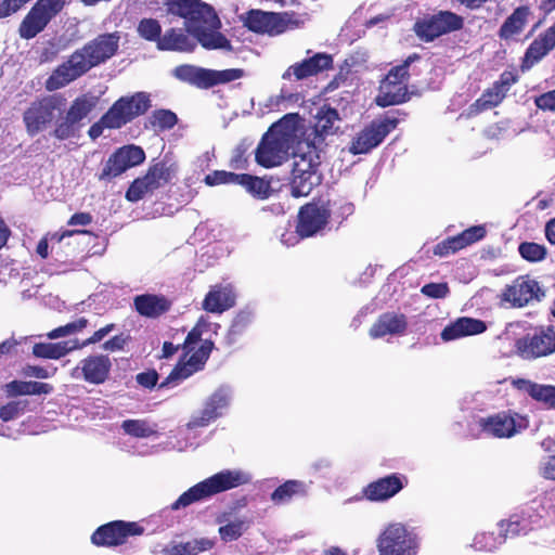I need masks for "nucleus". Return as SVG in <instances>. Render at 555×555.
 <instances>
[{
  "label": "nucleus",
  "mask_w": 555,
  "mask_h": 555,
  "mask_svg": "<svg viewBox=\"0 0 555 555\" xmlns=\"http://www.w3.org/2000/svg\"><path fill=\"white\" fill-rule=\"evenodd\" d=\"M88 324L87 319L80 318L74 322L67 323L63 326L56 327L53 331L48 333V338L50 339H56L65 336H69L73 334H76L80 332L82 328H85Z\"/></svg>",
  "instance_id": "nucleus-51"
},
{
  "label": "nucleus",
  "mask_w": 555,
  "mask_h": 555,
  "mask_svg": "<svg viewBox=\"0 0 555 555\" xmlns=\"http://www.w3.org/2000/svg\"><path fill=\"white\" fill-rule=\"evenodd\" d=\"M173 76L190 85L196 86L198 88L207 89L209 88V69L198 67L195 65H180L173 69Z\"/></svg>",
  "instance_id": "nucleus-33"
},
{
  "label": "nucleus",
  "mask_w": 555,
  "mask_h": 555,
  "mask_svg": "<svg viewBox=\"0 0 555 555\" xmlns=\"http://www.w3.org/2000/svg\"><path fill=\"white\" fill-rule=\"evenodd\" d=\"M235 304V293L231 284L216 285L206 295L203 308L211 313H221Z\"/></svg>",
  "instance_id": "nucleus-30"
},
{
  "label": "nucleus",
  "mask_w": 555,
  "mask_h": 555,
  "mask_svg": "<svg viewBox=\"0 0 555 555\" xmlns=\"http://www.w3.org/2000/svg\"><path fill=\"white\" fill-rule=\"evenodd\" d=\"M214 546V542L207 538L193 539L186 542L175 544L170 554L172 555H197L201 552L208 551Z\"/></svg>",
  "instance_id": "nucleus-42"
},
{
  "label": "nucleus",
  "mask_w": 555,
  "mask_h": 555,
  "mask_svg": "<svg viewBox=\"0 0 555 555\" xmlns=\"http://www.w3.org/2000/svg\"><path fill=\"white\" fill-rule=\"evenodd\" d=\"M543 295L535 280L529 276H518L502 289L500 301L506 307L521 308L533 300H540Z\"/></svg>",
  "instance_id": "nucleus-15"
},
{
  "label": "nucleus",
  "mask_w": 555,
  "mask_h": 555,
  "mask_svg": "<svg viewBox=\"0 0 555 555\" xmlns=\"http://www.w3.org/2000/svg\"><path fill=\"white\" fill-rule=\"evenodd\" d=\"M408 326L406 318L403 314L387 312L382 314L370 328V336L374 339L386 335H402Z\"/></svg>",
  "instance_id": "nucleus-31"
},
{
  "label": "nucleus",
  "mask_w": 555,
  "mask_h": 555,
  "mask_svg": "<svg viewBox=\"0 0 555 555\" xmlns=\"http://www.w3.org/2000/svg\"><path fill=\"white\" fill-rule=\"evenodd\" d=\"M470 244L481 240L486 235L483 225H475L463 231Z\"/></svg>",
  "instance_id": "nucleus-64"
},
{
  "label": "nucleus",
  "mask_w": 555,
  "mask_h": 555,
  "mask_svg": "<svg viewBox=\"0 0 555 555\" xmlns=\"http://www.w3.org/2000/svg\"><path fill=\"white\" fill-rule=\"evenodd\" d=\"M376 547L379 555H416L420 539L414 530L401 522H393L379 533Z\"/></svg>",
  "instance_id": "nucleus-7"
},
{
  "label": "nucleus",
  "mask_w": 555,
  "mask_h": 555,
  "mask_svg": "<svg viewBox=\"0 0 555 555\" xmlns=\"http://www.w3.org/2000/svg\"><path fill=\"white\" fill-rule=\"evenodd\" d=\"M237 179V184L244 185L255 197L263 199L269 196L270 186L264 180L248 175H238Z\"/></svg>",
  "instance_id": "nucleus-44"
},
{
  "label": "nucleus",
  "mask_w": 555,
  "mask_h": 555,
  "mask_svg": "<svg viewBox=\"0 0 555 555\" xmlns=\"http://www.w3.org/2000/svg\"><path fill=\"white\" fill-rule=\"evenodd\" d=\"M145 159L144 151L135 145H127L116 151L106 162L101 178L117 177L127 169L138 166Z\"/></svg>",
  "instance_id": "nucleus-21"
},
{
  "label": "nucleus",
  "mask_w": 555,
  "mask_h": 555,
  "mask_svg": "<svg viewBox=\"0 0 555 555\" xmlns=\"http://www.w3.org/2000/svg\"><path fill=\"white\" fill-rule=\"evenodd\" d=\"M241 20L251 31L278 36L301 27L306 22V15L295 12L273 13L250 10L242 15Z\"/></svg>",
  "instance_id": "nucleus-5"
},
{
  "label": "nucleus",
  "mask_w": 555,
  "mask_h": 555,
  "mask_svg": "<svg viewBox=\"0 0 555 555\" xmlns=\"http://www.w3.org/2000/svg\"><path fill=\"white\" fill-rule=\"evenodd\" d=\"M127 343V337L124 335H116L104 343L103 348L108 351H118L124 349Z\"/></svg>",
  "instance_id": "nucleus-63"
},
{
  "label": "nucleus",
  "mask_w": 555,
  "mask_h": 555,
  "mask_svg": "<svg viewBox=\"0 0 555 555\" xmlns=\"http://www.w3.org/2000/svg\"><path fill=\"white\" fill-rule=\"evenodd\" d=\"M233 391L230 386L218 387L205 401L203 409L189 422L190 428L205 427L222 417L230 408Z\"/></svg>",
  "instance_id": "nucleus-16"
},
{
  "label": "nucleus",
  "mask_w": 555,
  "mask_h": 555,
  "mask_svg": "<svg viewBox=\"0 0 555 555\" xmlns=\"http://www.w3.org/2000/svg\"><path fill=\"white\" fill-rule=\"evenodd\" d=\"M207 323L199 320L188 334L183 344V357L172 372L159 384V388L173 387L201 371L208 360L214 344L203 338V331Z\"/></svg>",
  "instance_id": "nucleus-3"
},
{
  "label": "nucleus",
  "mask_w": 555,
  "mask_h": 555,
  "mask_svg": "<svg viewBox=\"0 0 555 555\" xmlns=\"http://www.w3.org/2000/svg\"><path fill=\"white\" fill-rule=\"evenodd\" d=\"M26 401H12L0 409V418L9 422L22 415L26 409Z\"/></svg>",
  "instance_id": "nucleus-53"
},
{
  "label": "nucleus",
  "mask_w": 555,
  "mask_h": 555,
  "mask_svg": "<svg viewBox=\"0 0 555 555\" xmlns=\"http://www.w3.org/2000/svg\"><path fill=\"white\" fill-rule=\"evenodd\" d=\"M238 175L227 171H215L210 175H207L205 178V182L208 185H219V184H229L235 183L237 184Z\"/></svg>",
  "instance_id": "nucleus-55"
},
{
  "label": "nucleus",
  "mask_w": 555,
  "mask_h": 555,
  "mask_svg": "<svg viewBox=\"0 0 555 555\" xmlns=\"http://www.w3.org/2000/svg\"><path fill=\"white\" fill-rule=\"evenodd\" d=\"M75 349H78L76 340L62 343H38L34 345L33 353L37 358L60 359Z\"/></svg>",
  "instance_id": "nucleus-36"
},
{
  "label": "nucleus",
  "mask_w": 555,
  "mask_h": 555,
  "mask_svg": "<svg viewBox=\"0 0 555 555\" xmlns=\"http://www.w3.org/2000/svg\"><path fill=\"white\" fill-rule=\"evenodd\" d=\"M505 541L504 534L495 537L493 533L481 532L475 535L472 547L477 551H493Z\"/></svg>",
  "instance_id": "nucleus-47"
},
{
  "label": "nucleus",
  "mask_w": 555,
  "mask_h": 555,
  "mask_svg": "<svg viewBox=\"0 0 555 555\" xmlns=\"http://www.w3.org/2000/svg\"><path fill=\"white\" fill-rule=\"evenodd\" d=\"M169 13L184 20V25L206 50L231 51V42L219 29L221 22L214 8L202 0H168Z\"/></svg>",
  "instance_id": "nucleus-1"
},
{
  "label": "nucleus",
  "mask_w": 555,
  "mask_h": 555,
  "mask_svg": "<svg viewBox=\"0 0 555 555\" xmlns=\"http://www.w3.org/2000/svg\"><path fill=\"white\" fill-rule=\"evenodd\" d=\"M253 321V313L244 310L236 314L228 332V343L234 344L236 338L247 328Z\"/></svg>",
  "instance_id": "nucleus-46"
},
{
  "label": "nucleus",
  "mask_w": 555,
  "mask_h": 555,
  "mask_svg": "<svg viewBox=\"0 0 555 555\" xmlns=\"http://www.w3.org/2000/svg\"><path fill=\"white\" fill-rule=\"evenodd\" d=\"M535 105L543 111L555 112V90L541 94L535 99Z\"/></svg>",
  "instance_id": "nucleus-58"
},
{
  "label": "nucleus",
  "mask_w": 555,
  "mask_h": 555,
  "mask_svg": "<svg viewBox=\"0 0 555 555\" xmlns=\"http://www.w3.org/2000/svg\"><path fill=\"white\" fill-rule=\"evenodd\" d=\"M176 114L167 109L156 111L152 116L153 126L159 129L172 128L176 125Z\"/></svg>",
  "instance_id": "nucleus-54"
},
{
  "label": "nucleus",
  "mask_w": 555,
  "mask_h": 555,
  "mask_svg": "<svg viewBox=\"0 0 555 555\" xmlns=\"http://www.w3.org/2000/svg\"><path fill=\"white\" fill-rule=\"evenodd\" d=\"M150 107V98L144 92L131 96H122L102 116V125L107 129H119L137 116L144 114Z\"/></svg>",
  "instance_id": "nucleus-11"
},
{
  "label": "nucleus",
  "mask_w": 555,
  "mask_h": 555,
  "mask_svg": "<svg viewBox=\"0 0 555 555\" xmlns=\"http://www.w3.org/2000/svg\"><path fill=\"white\" fill-rule=\"evenodd\" d=\"M516 82V77L511 72H504L501 74L500 79L494 82L496 87L506 94L509 88Z\"/></svg>",
  "instance_id": "nucleus-62"
},
{
  "label": "nucleus",
  "mask_w": 555,
  "mask_h": 555,
  "mask_svg": "<svg viewBox=\"0 0 555 555\" xmlns=\"http://www.w3.org/2000/svg\"><path fill=\"white\" fill-rule=\"evenodd\" d=\"M83 57L74 52L69 59L57 66L46 81V89L49 91L59 90L88 72Z\"/></svg>",
  "instance_id": "nucleus-20"
},
{
  "label": "nucleus",
  "mask_w": 555,
  "mask_h": 555,
  "mask_svg": "<svg viewBox=\"0 0 555 555\" xmlns=\"http://www.w3.org/2000/svg\"><path fill=\"white\" fill-rule=\"evenodd\" d=\"M118 47L117 39L113 35H104L77 50L87 65L88 70L114 55Z\"/></svg>",
  "instance_id": "nucleus-22"
},
{
  "label": "nucleus",
  "mask_w": 555,
  "mask_h": 555,
  "mask_svg": "<svg viewBox=\"0 0 555 555\" xmlns=\"http://www.w3.org/2000/svg\"><path fill=\"white\" fill-rule=\"evenodd\" d=\"M397 125L398 120L389 117L372 121L354 137L349 146L350 153L357 155L370 152L372 149L376 147Z\"/></svg>",
  "instance_id": "nucleus-18"
},
{
  "label": "nucleus",
  "mask_w": 555,
  "mask_h": 555,
  "mask_svg": "<svg viewBox=\"0 0 555 555\" xmlns=\"http://www.w3.org/2000/svg\"><path fill=\"white\" fill-rule=\"evenodd\" d=\"M487 324L482 320L461 317L450 322L441 332L443 341H451L468 336L479 335L487 331Z\"/></svg>",
  "instance_id": "nucleus-26"
},
{
  "label": "nucleus",
  "mask_w": 555,
  "mask_h": 555,
  "mask_svg": "<svg viewBox=\"0 0 555 555\" xmlns=\"http://www.w3.org/2000/svg\"><path fill=\"white\" fill-rule=\"evenodd\" d=\"M250 479V475L241 469L221 470L183 492L171 504L170 508L172 511H178L188 507L191 504L206 500L211 495L248 483Z\"/></svg>",
  "instance_id": "nucleus-4"
},
{
  "label": "nucleus",
  "mask_w": 555,
  "mask_h": 555,
  "mask_svg": "<svg viewBox=\"0 0 555 555\" xmlns=\"http://www.w3.org/2000/svg\"><path fill=\"white\" fill-rule=\"evenodd\" d=\"M243 69L230 68L223 70L209 69V88L219 83H225L242 78Z\"/></svg>",
  "instance_id": "nucleus-50"
},
{
  "label": "nucleus",
  "mask_w": 555,
  "mask_h": 555,
  "mask_svg": "<svg viewBox=\"0 0 555 555\" xmlns=\"http://www.w3.org/2000/svg\"><path fill=\"white\" fill-rule=\"evenodd\" d=\"M539 516L534 513L532 506L522 508L519 513L511 516L508 520L500 522V529L504 538L516 537L525 534L532 529V526L538 522Z\"/></svg>",
  "instance_id": "nucleus-29"
},
{
  "label": "nucleus",
  "mask_w": 555,
  "mask_h": 555,
  "mask_svg": "<svg viewBox=\"0 0 555 555\" xmlns=\"http://www.w3.org/2000/svg\"><path fill=\"white\" fill-rule=\"evenodd\" d=\"M463 26L462 16L451 11H439L416 21L414 31L420 39L428 42L444 34L460 30Z\"/></svg>",
  "instance_id": "nucleus-14"
},
{
  "label": "nucleus",
  "mask_w": 555,
  "mask_h": 555,
  "mask_svg": "<svg viewBox=\"0 0 555 555\" xmlns=\"http://www.w3.org/2000/svg\"><path fill=\"white\" fill-rule=\"evenodd\" d=\"M121 428L127 435L135 438H149L157 434L156 424L146 420H126Z\"/></svg>",
  "instance_id": "nucleus-43"
},
{
  "label": "nucleus",
  "mask_w": 555,
  "mask_h": 555,
  "mask_svg": "<svg viewBox=\"0 0 555 555\" xmlns=\"http://www.w3.org/2000/svg\"><path fill=\"white\" fill-rule=\"evenodd\" d=\"M505 93L494 83L475 103L478 111L489 109L499 105L505 98Z\"/></svg>",
  "instance_id": "nucleus-48"
},
{
  "label": "nucleus",
  "mask_w": 555,
  "mask_h": 555,
  "mask_svg": "<svg viewBox=\"0 0 555 555\" xmlns=\"http://www.w3.org/2000/svg\"><path fill=\"white\" fill-rule=\"evenodd\" d=\"M114 327H115L114 324H108V325L95 331L91 337H89L82 344L78 345V349L89 346L91 344L101 341L105 336H107L114 330Z\"/></svg>",
  "instance_id": "nucleus-59"
},
{
  "label": "nucleus",
  "mask_w": 555,
  "mask_h": 555,
  "mask_svg": "<svg viewBox=\"0 0 555 555\" xmlns=\"http://www.w3.org/2000/svg\"><path fill=\"white\" fill-rule=\"evenodd\" d=\"M518 249L524 259L532 262L542 260L546 255L544 246L537 243H521Z\"/></svg>",
  "instance_id": "nucleus-52"
},
{
  "label": "nucleus",
  "mask_w": 555,
  "mask_h": 555,
  "mask_svg": "<svg viewBox=\"0 0 555 555\" xmlns=\"http://www.w3.org/2000/svg\"><path fill=\"white\" fill-rule=\"evenodd\" d=\"M167 181V170L163 165L153 166L147 173L133 181L126 193L130 202L140 201L147 192L158 188L162 182Z\"/></svg>",
  "instance_id": "nucleus-24"
},
{
  "label": "nucleus",
  "mask_w": 555,
  "mask_h": 555,
  "mask_svg": "<svg viewBox=\"0 0 555 555\" xmlns=\"http://www.w3.org/2000/svg\"><path fill=\"white\" fill-rule=\"evenodd\" d=\"M418 59L416 54L410 55L402 64L392 67L380 81L376 104L386 107L400 104L408 99V77L410 64Z\"/></svg>",
  "instance_id": "nucleus-10"
},
{
  "label": "nucleus",
  "mask_w": 555,
  "mask_h": 555,
  "mask_svg": "<svg viewBox=\"0 0 555 555\" xmlns=\"http://www.w3.org/2000/svg\"><path fill=\"white\" fill-rule=\"evenodd\" d=\"M332 56L326 53H317L312 57L291 65L282 75L283 79L295 77L296 80H302L332 66Z\"/></svg>",
  "instance_id": "nucleus-25"
},
{
  "label": "nucleus",
  "mask_w": 555,
  "mask_h": 555,
  "mask_svg": "<svg viewBox=\"0 0 555 555\" xmlns=\"http://www.w3.org/2000/svg\"><path fill=\"white\" fill-rule=\"evenodd\" d=\"M65 99L62 95H49L34 101L23 114L26 131L34 137L46 130L64 111Z\"/></svg>",
  "instance_id": "nucleus-9"
},
{
  "label": "nucleus",
  "mask_w": 555,
  "mask_h": 555,
  "mask_svg": "<svg viewBox=\"0 0 555 555\" xmlns=\"http://www.w3.org/2000/svg\"><path fill=\"white\" fill-rule=\"evenodd\" d=\"M406 483L402 475L392 474L371 482L364 490L365 496L371 501H385L397 494Z\"/></svg>",
  "instance_id": "nucleus-27"
},
{
  "label": "nucleus",
  "mask_w": 555,
  "mask_h": 555,
  "mask_svg": "<svg viewBox=\"0 0 555 555\" xmlns=\"http://www.w3.org/2000/svg\"><path fill=\"white\" fill-rule=\"evenodd\" d=\"M112 363L107 356L98 354L83 359L80 366L73 371V376L76 377L79 370H81L83 378L91 384H102L111 370Z\"/></svg>",
  "instance_id": "nucleus-28"
},
{
  "label": "nucleus",
  "mask_w": 555,
  "mask_h": 555,
  "mask_svg": "<svg viewBox=\"0 0 555 555\" xmlns=\"http://www.w3.org/2000/svg\"><path fill=\"white\" fill-rule=\"evenodd\" d=\"M8 395H48L53 391V386L41 382L13 380L5 385Z\"/></svg>",
  "instance_id": "nucleus-38"
},
{
  "label": "nucleus",
  "mask_w": 555,
  "mask_h": 555,
  "mask_svg": "<svg viewBox=\"0 0 555 555\" xmlns=\"http://www.w3.org/2000/svg\"><path fill=\"white\" fill-rule=\"evenodd\" d=\"M307 485L298 480H288L276 488L271 494V500L275 504H284L291 501L295 494L307 492Z\"/></svg>",
  "instance_id": "nucleus-41"
},
{
  "label": "nucleus",
  "mask_w": 555,
  "mask_h": 555,
  "mask_svg": "<svg viewBox=\"0 0 555 555\" xmlns=\"http://www.w3.org/2000/svg\"><path fill=\"white\" fill-rule=\"evenodd\" d=\"M139 35L149 41H157L162 39V27L158 21L154 18H143L137 28Z\"/></svg>",
  "instance_id": "nucleus-49"
},
{
  "label": "nucleus",
  "mask_w": 555,
  "mask_h": 555,
  "mask_svg": "<svg viewBox=\"0 0 555 555\" xmlns=\"http://www.w3.org/2000/svg\"><path fill=\"white\" fill-rule=\"evenodd\" d=\"M477 425L488 436L511 438L526 429L528 421L522 415L502 412L478 418Z\"/></svg>",
  "instance_id": "nucleus-17"
},
{
  "label": "nucleus",
  "mask_w": 555,
  "mask_h": 555,
  "mask_svg": "<svg viewBox=\"0 0 555 555\" xmlns=\"http://www.w3.org/2000/svg\"><path fill=\"white\" fill-rule=\"evenodd\" d=\"M540 473L544 478L555 480V454L541 462Z\"/></svg>",
  "instance_id": "nucleus-60"
},
{
  "label": "nucleus",
  "mask_w": 555,
  "mask_h": 555,
  "mask_svg": "<svg viewBox=\"0 0 555 555\" xmlns=\"http://www.w3.org/2000/svg\"><path fill=\"white\" fill-rule=\"evenodd\" d=\"M339 120L338 113L334 108H322L317 115L315 130L320 134L327 135L334 132L335 124Z\"/></svg>",
  "instance_id": "nucleus-45"
},
{
  "label": "nucleus",
  "mask_w": 555,
  "mask_h": 555,
  "mask_svg": "<svg viewBox=\"0 0 555 555\" xmlns=\"http://www.w3.org/2000/svg\"><path fill=\"white\" fill-rule=\"evenodd\" d=\"M530 10L527 7H519L502 24L499 36L503 40H508L520 34L528 21Z\"/></svg>",
  "instance_id": "nucleus-34"
},
{
  "label": "nucleus",
  "mask_w": 555,
  "mask_h": 555,
  "mask_svg": "<svg viewBox=\"0 0 555 555\" xmlns=\"http://www.w3.org/2000/svg\"><path fill=\"white\" fill-rule=\"evenodd\" d=\"M299 116L288 114L275 122L257 147V163L266 168L281 165L299 138Z\"/></svg>",
  "instance_id": "nucleus-2"
},
{
  "label": "nucleus",
  "mask_w": 555,
  "mask_h": 555,
  "mask_svg": "<svg viewBox=\"0 0 555 555\" xmlns=\"http://www.w3.org/2000/svg\"><path fill=\"white\" fill-rule=\"evenodd\" d=\"M158 374L155 371H149L137 375V382L146 388H152L157 384Z\"/></svg>",
  "instance_id": "nucleus-61"
},
{
  "label": "nucleus",
  "mask_w": 555,
  "mask_h": 555,
  "mask_svg": "<svg viewBox=\"0 0 555 555\" xmlns=\"http://www.w3.org/2000/svg\"><path fill=\"white\" fill-rule=\"evenodd\" d=\"M65 0H38L22 21L18 34L31 39L41 33L64 8Z\"/></svg>",
  "instance_id": "nucleus-13"
},
{
  "label": "nucleus",
  "mask_w": 555,
  "mask_h": 555,
  "mask_svg": "<svg viewBox=\"0 0 555 555\" xmlns=\"http://www.w3.org/2000/svg\"><path fill=\"white\" fill-rule=\"evenodd\" d=\"M217 522L220 525L218 532L224 542L237 540L247 528L245 520L238 518L229 520L227 514L218 516Z\"/></svg>",
  "instance_id": "nucleus-39"
},
{
  "label": "nucleus",
  "mask_w": 555,
  "mask_h": 555,
  "mask_svg": "<svg viewBox=\"0 0 555 555\" xmlns=\"http://www.w3.org/2000/svg\"><path fill=\"white\" fill-rule=\"evenodd\" d=\"M517 353L524 359L539 358L555 351V331L548 328L531 338L519 339L516 343Z\"/></svg>",
  "instance_id": "nucleus-23"
},
{
  "label": "nucleus",
  "mask_w": 555,
  "mask_h": 555,
  "mask_svg": "<svg viewBox=\"0 0 555 555\" xmlns=\"http://www.w3.org/2000/svg\"><path fill=\"white\" fill-rule=\"evenodd\" d=\"M421 292L430 298H444L449 294L447 283H429L422 287Z\"/></svg>",
  "instance_id": "nucleus-56"
},
{
  "label": "nucleus",
  "mask_w": 555,
  "mask_h": 555,
  "mask_svg": "<svg viewBox=\"0 0 555 555\" xmlns=\"http://www.w3.org/2000/svg\"><path fill=\"white\" fill-rule=\"evenodd\" d=\"M98 99L90 94H82L76 98L56 122L52 134L59 140H67L75 137L79 124L96 106Z\"/></svg>",
  "instance_id": "nucleus-12"
},
{
  "label": "nucleus",
  "mask_w": 555,
  "mask_h": 555,
  "mask_svg": "<svg viewBox=\"0 0 555 555\" xmlns=\"http://www.w3.org/2000/svg\"><path fill=\"white\" fill-rule=\"evenodd\" d=\"M319 165V156L311 147H309L307 153L294 155L292 179L289 183L292 196H308L313 188L321 183V175L318 171Z\"/></svg>",
  "instance_id": "nucleus-6"
},
{
  "label": "nucleus",
  "mask_w": 555,
  "mask_h": 555,
  "mask_svg": "<svg viewBox=\"0 0 555 555\" xmlns=\"http://www.w3.org/2000/svg\"><path fill=\"white\" fill-rule=\"evenodd\" d=\"M134 306L140 314L150 318L157 317L169 308V304L164 297L149 294L135 297Z\"/></svg>",
  "instance_id": "nucleus-37"
},
{
  "label": "nucleus",
  "mask_w": 555,
  "mask_h": 555,
  "mask_svg": "<svg viewBox=\"0 0 555 555\" xmlns=\"http://www.w3.org/2000/svg\"><path fill=\"white\" fill-rule=\"evenodd\" d=\"M55 372L56 367L47 369L37 365H28L25 367V375L42 379L52 377Z\"/></svg>",
  "instance_id": "nucleus-57"
},
{
  "label": "nucleus",
  "mask_w": 555,
  "mask_h": 555,
  "mask_svg": "<svg viewBox=\"0 0 555 555\" xmlns=\"http://www.w3.org/2000/svg\"><path fill=\"white\" fill-rule=\"evenodd\" d=\"M142 532L143 529L135 522L117 520L98 528L92 534L91 541L99 546H117L124 544L128 537L140 535Z\"/></svg>",
  "instance_id": "nucleus-19"
},
{
  "label": "nucleus",
  "mask_w": 555,
  "mask_h": 555,
  "mask_svg": "<svg viewBox=\"0 0 555 555\" xmlns=\"http://www.w3.org/2000/svg\"><path fill=\"white\" fill-rule=\"evenodd\" d=\"M512 385L519 391L527 393L533 400L545 404L548 393L551 391V385H541L529 379L517 378L512 380Z\"/></svg>",
  "instance_id": "nucleus-40"
},
{
  "label": "nucleus",
  "mask_w": 555,
  "mask_h": 555,
  "mask_svg": "<svg viewBox=\"0 0 555 555\" xmlns=\"http://www.w3.org/2000/svg\"><path fill=\"white\" fill-rule=\"evenodd\" d=\"M195 42L181 29H170L158 40V49L165 51H192Z\"/></svg>",
  "instance_id": "nucleus-35"
},
{
  "label": "nucleus",
  "mask_w": 555,
  "mask_h": 555,
  "mask_svg": "<svg viewBox=\"0 0 555 555\" xmlns=\"http://www.w3.org/2000/svg\"><path fill=\"white\" fill-rule=\"evenodd\" d=\"M331 217V208L328 202L310 203L304 206L298 215V224L296 234L291 232L282 234L281 242L284 245H295L300 237L312 236L322 231L327 224Z\"/></svg>",
  "instance_id": "nucleus-8"
},
{
  "label": "nucleus",
  "mask_w": 555,
  "mask_h": 555,
  "mask_svg": "<svg viewBox=\"0 0 555 555\" xmlns=\"http://www.w3.org/2000/svg\"><path fill=\"white\" fill-rule=\"evenodd\" d=\"M555 48V43L552 41V39L546 35L545 31L540 34L528 47L522 68H530L535 63L541 61L550 51H552Z\"/></svg>",
  "instance_id": "nucleus-32"
}]
</instances>
